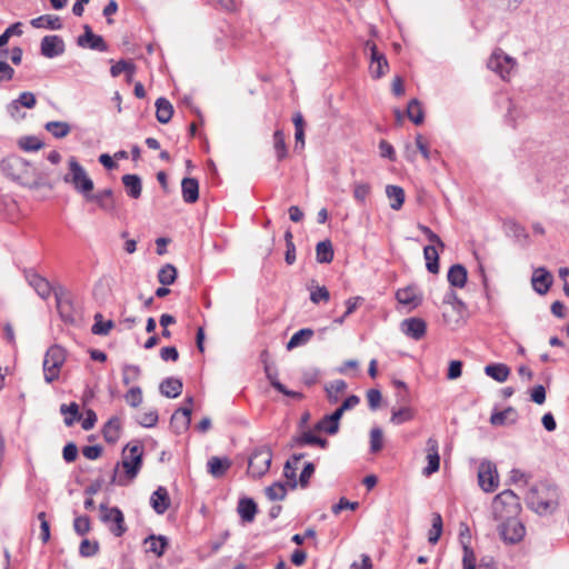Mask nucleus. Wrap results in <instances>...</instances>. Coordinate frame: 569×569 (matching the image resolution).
Here are the masks:
<instances>
[{
  "label": "nucleus",
  "mask_w": 569,
  "mask_h": 569,
  "mask_svg": "<svg viewBox=\"0 0 569 569\" xmlns=\"http://www.w3.org/2000/svg\"><path fill=\"white\" fill-rule=\"evenodd\" d=\"M527 507L538 515L552 513L559 506V489L550 481L532 486L525 498Z\"/></svg>",
  "instance_id": "f257e3e1"
},
{
  "label": "nucleus",
  "mask_w": 569,
  "mask_h": 569,
  "mask_svg": "<svg viewBox=\"0 0 569 569\" xmlns=\"http://www.w3.org/2000/svg\"><path fill=\"white\" fill-rule=\"evenodd\" d=\"M3 173L11 180L28 188H38L43 183L42 173L29 161L18 156H9L1 162Z\"/></svg>",
  "instance_id": "f03ea898"
},
{
  "label": "nucleus",
  "mask_w": 569,
  "mask_h": 569,
  "mask_svg": "<svg viewBox=\"0 0 569 569\" xmlns=\"http://www.w3.org/2000/svg\"><path fill=\"white\" fill-rule=\"evenodd\" d=\"M64 181L71 183L83 198L89 197L93 191V181L74 157L69 159V173L64 177Z\"/></svg>",
  "instance_id": "7ed1b4c3"
},
{
  "label": "nucleus",
  "mask_w": 569,
  "mask_h": 569,
  "mask_svg": "<svg viewBox=\"0 0 569 569\" xmlns=\"http://www.w3.org/2000/svg\"><path fill=\"white\" fill-rule=\"evenodd\" d=\"M64 361L66 350L61 346L53 345L47 350L42 365L46 382L51 383L59 378Z\"/></svg>",
  "instance_id": "20e7f679"
},
{
  "label": "nucleus",
  "mask_w": 569,
  "mask_h": 569,
  "mask_svg": "<svg viewBox=\"0 0 569 569\" xmlns=\"http://www.w3.org/2000/svg\"><path fill=\"white\" fill-rule=\"evenodd\" d=\"M493 510L500 519L517 516L521 510L519 497L510 489L503 490L493 499Z\"/></svg>",
  "instance_id": "39448f33"
},
{
  "label": "nucleus",
  "mask_w": 569,
  "mask_h": 569,
  "mask_svg": "<svg viewBox=\"0 0 569 569\" xmlns=\"http://www.w3.org/2000/svg\"><path fill=\"white\" fill-rule=\"evenodd\" d=\"M271 461V448L268 446L258 447L249 458L248 472L254 478H260L268 472Z\"/></svg>",
  "instance_id": "423d86ee"
},
{
  "label": "nucleus",
  "mask_w": 569,
  "mask_h": 569,
  "mask_svg": "<svg viewBox=\"0 0 569 569\" xmlns=\"http://www.w3.org/2000/svg\"><path fill=\"white\" fill-rule=\"evenodd\" d=\"M99 509L101 521L109 525V530L114 537H121L127 532L123 512L118 507L100 503Z\"/></svg>",
  "instance_id": "0eeeda50"
},
{
  "label": "nucleus",
  "mask_w": 569,
  "mask_h": 569,
  "mask_svg": "<svg viewBox=\"0 0 569 569\" xmlns=\"http://www.w3.org/2000/svg\"><path fill=\"white\" fill-rule=\"evenodd\" d=\"M516 64V59L508 56L499 48L491 53L487 62L488 68L499 74L503 80L510 76Z\"/></svg>",
  "instance_id": "6e6552de"
},
{
  "label": "nucleus",
  "mask_w": 569,
  "mask_h": 569,
  "mask_svg": "<svg viewBox=\"0 0 569 569\" xmlns=\"http://www.w3.org/2000/svg\"><path fill=\"white\" fill-rule=\"evenodd\" d=\"M505 520L499 526V533L502 540L509 543L519 542L526 533V528L520 520L512 517H506Z\"/></svg>",
  "instance_id": "1a4fd4ad"
},
{
  "label": "nucleus",
  "mask_w": 569,
  "mask_h": 569,
  "mask_svg": "<svg viewBox=\"0 0 569 569\" xmlns=\"http://www.w3.org/2000/svg\"><path fill=\"white\" fill-rule=\"evenodd\" d=\"M365 48L370 51V74L375 79H379L389 69L388 60L386 56L380 52L372 41H367Z\"/></svg>",
  "instance_id": "9d476101"
},
{
  "label": "nucleus",
  "mask_w": 569,
  "mask_h": 569,
  "mask_svg": "<svg viewBox=\"0 0 569 569\" xmlns=\"http://www.w3.org/2000/svg\"><path fill=\"white\" fill-rule=\"evenodd\" d=\"M64 42L60 36H44L40 43V52L43 57L52 59L64 52Z\"/></svg>",
  "instance_id": "9b49d317"
},
{
  "label": "nucleus",
  "mask_w": 569,
  "mask_h": 569,
  "mask_svg": "<svg viewBox=\"0 0 569 569\" xmlns=\"http://www.w3.org/2000/svg\"><path fill=\"white\" fill-rule=\"evenodd\" d=\"M83 34H81L77 40L79 47L89 48L91 50H97L100 52H104L108 50V46L103 38L99 34L93 33L89 24L83 26Z\"/></svg>",
  "instance_id": "f8f14e48"
},
{
  "label": "nucleus",
  "mask_w": 569,
  "mask_h": 569,
  "mask_svg": "<svg viewBox=\"0 0 569 569\" xmlns=\"http://www.w3.org/2000/svg\"><path fill=\"white\" fill-rule=\"evenodd\" d=\"M24 276L28 283L34 289L40 298L46 300L51 296L52 287L46 278L33 270H27Z\"/></svg>",
  "instance_id": "ddd939ff"
},
{
  "label": "nucleus",
  "mask_w": 569,
  "mask_h": 569,
  "mask_svg": "<svg viewBox=\"0 0 569 569\" xmlns=\"http://www.w3.org/2000/svg\"><path fill=\"white\" fill-rule=\"evenodd\" d=\"M478 481L481 489L486 492H492L498 487V475L496 468L491 465H481L478 472Z\"/></svg>",
  "instance_id": "4468645a"
},
{
  "label": "nucleus",
  "mask_w": 569,
  "mask_h": 569,
  "mask_svg": "<svg viewBox=\"0 0 569 569\" xmlns=\"http://www.w3.org/2000/svg\"><path fill=\"white\" fill-rule=\"evenodd\" d=\"M401 331L415 340H420L426 335L427 323L421 318H408L401 322Z\"/></svg>",
  "instance_id": "2eb2a0df"
},
{
  "label": "nucleus",
  "mask_w": 569,
  "mask_h": 569,
  "mask_svg": "<svg viewBox=\"0 0 569 569\" xmlns=\"http://www.w3.org/2000/svg\"><path fill=\"white\" fill-rule=\"evenodd\" d=\"M439 445L438 441L430 437L427 440V460L428 465L423 468L422 473L423 476H430L435 472H437L440 468V456H439Z\"/></svg>",
  "instance_id": "dca6fc26"
},
{
  "label": "nucleus",
  "mask_w": 569,
  "mask_h": 569,
  "mask_svg": "<svg viewBox=\"0 0 569 569\" xmlns=\"http://www.w3.org/2000/svg\"><path fill=\"white\" fill-rule=\"evenodd\" d=\"M396 298L399 303L403 306H410L412 308L418 307L422 302V295L416 286H408L399 289L396 292Z\"/></svg>",
  "instance_id": "f3484780"
},
{
  "label": "nucleus",
  "mask_w": 569,
  "mask_h": 569,
  "mask_svg": "<svg viewBox=\"0 0 569 569\" xmlns=\"http://www.w3.org/2000/svg\"><path fill=\"white\" fill-rule=\"evenodd\" d=\"M89 202L97 203V209L109 211L114 207V198L111 189H103L97 193L90 192L89 197L84 198Z\"/></svg>",
  "instance_id": "a211bd4d"
},
{
  "label": "nucleus",
  "mask_w": 569,
  "mask_h": 569,
  "mask_svg": "<svg viewBox=\"0 0 569 569\" xmlns=\"http://www.w3.org/2000/svg\"><path fill=\"white\" fill-rule=\"evenodd\" d=\"M150 505L158 515H163L170 507V497L168 490L160 486L150 497Z\"/></svg>",
  "instance_id": "6ab92c4d"
},
{
  "label": "nucleus",
  "mask_w": 569,
  "mask_h": 569,
  "mask_svg": "<svg viewBox=\"0 0 569 569\" xmlns=\"http://www.w3.org/2000/svg\"><path fill=\"white\" fill-rule=\"evenodd\" d=\"M306 457L305 453H293L283 466V476L288 480V487L290 489H296L298 486L297 480V466L301 459Z\"/></svg>",
  "instance_id": "aec40b11"
},
{
  "label": "nucleus",
  "mask_w": 569,
  "mask_h": 569,
  "mask_svg": "<svg viewBox=\"0 0 569 569\" xmlns=\"http://www.w3.org/2000/svg\"><path fill=\"white\" fill-rule=\"evenodd\" d=\"M503 229L508 237H512L519 243H527L528 233L526 229L519 224L515 218H507L503 222Z\"/></svg>",
  "instance_id": "412c9836"
},
{
  "label": "nucleus",
  "mask_w": 569,
  "mask_h": 569,
  "mask_svg": "<svg viewBox=\"0 0 569 569\" xmlns=\"http://www.w3.org/2000/svg\"><path fill=\"white\" fill-rule=\"evenodd\" d=\"M37 103L36 96L32 92L24 91L20 96L11 101L8 106V111L11 117L16 118L21 107L32 109Z\"/></svg>",
  "instance_id": "4be33fe9"
},
{
  "label": "nucleus",
  "mask_w": 569,
  "mask_h": 569,
  "mask_svg": "<svg viewBox=\"0 0 569 569\" xmlns=\"http://www.w3.org/2000/svg\"><path fill=\"white\" fill-rule=\"evenodd\" d=\"M207 467H208V472L213 478H221L230 469L231 460L228 457L220 458V457L213 456L208 460Z\"/></svg>",
  "instance_id": "5701e85b"
},
{
  "label": "nucleus",
  "mask_w": 569,
  "mask_h": 569,
  "mask_svg": "<svg viewBox=\"0 0 569 569\" xmlns=\"http://www.w3.org/2000/svg\"><path fill=\"white\" fill-rule=\"evenodd\" d=\"M121 420L119 417H111L102 428L103 439L108 443H116L120 438Z\"/></svg>",
  "instance_id": "b1692460"
},
{
  "label": "nucleus",
  "mask_w": 569,
  "mask_h": 569,
  "mask_svg": "<svg viewBox=\"0 0 569 569\" xmlns=\"http://www.w3.org/2000/svg\"><path fill=\"white\" fill-rule=\"evenodd\" d=\"M238 513L243 522H252L258 511L257 503L252 498H241L238 501Z\"/></svg>",
  "instance_id": "393cba45"
},
{
  "label": "nucleus",
  "mask_w": 569,
  "mask_h": 569,
  "mask_svg": "<svg viewBox=\"0 0 569 569\" xmlns=\"http://www.w3.org/2000/svg\"><path fill=\"white\" fill-rule=\"evenodd\" d=\"M143 543L149 546L147 551L154 553L157 557H162L169 547L168 538L162 535H150L144 539Z\"/></svg>",
  "instance_id": "a878e982"
},
{
  "label": "nucleus",
  "mask_w": 569,
  "mask_h": 569,
  "mask_svg": "<svg viewBox=\"0 0 569 569\" xmlns=\"http://www.w3.org/2000/svg\"><path fill=\"white\" fill-rule=\"evenodd\" d=\"M468 272L467 269L460 264H452L449 268L447 279L450 286L456 288H463L467 283Z\"/></svg>",
  "instance_id": "bb28decb"
},
{
  "label": "nucleus",
  "mask_w": 569,
  "mask_h": 569,
  "mask_svg": "<svg viewBox=\"0 0 569 569\" xmlns=\"http://www.w3.org/2000/svg\"><path fill=\"white\" fill-rule=\"evenodd\" d=\"M182 381L178 378L169 377L160 383V392L167 398H177L182 392Z\"/></svg>",
  "instance_id": "cd10ccee"
},
{
  "label": "nucleus",
  "mask_w": 569,
  "mask_h": 569,
  "mask_svg": "<svg viewBox=\"0 0 569 569\" xmlns=\"http://www.w3.org/2000/svg\"><path fill=\"white\" fill-rule=\"evenodd\" d=\"M551 274L543 268L536 270L532 277V286L539 295H545L551 286Z\"/></svg>",
  "instance_id": "c85d7f7f"
},
{
  "label": "nucleus",
  "mask_w": 569,
  "mask_h": 569,
  "mask_svg": "<svg viewBox=\"0 0 569 569\" xmlns=\"http://www.w3.org/2000/svg\"><path fill=\"white\" fill-rule=\"evenodd\" d=\"M30 24L37 29L60 30L62 28L60 18L58 16H53V14H43V16L33 18L30 21Z\"/></svg>",
  "instance_id": "c756f323"
},
{
  "label": "nucleus",
  "mask_w": 569,
  "mask_h": 569,
  "mask_svg": "<svg viewBox=\"0 0 569 569\" xmlns=\"http://www.w3.org/2000/svg\"><path fill=\"white\" fill-rule=\"evenodd\" d=\"M518 419V412L513 407H508L502 411H495L490 417L492 426H503L506 423H515Z\"/></svg>",
  "instance_id": "7c9ffc66"
},
{
  "label": "nucleus",
  "mask_w": 569,
  "mask_h": 569,
  "mask_svg": "<svg viewBox=\"0 0 569 569\" xmlns=\"http://www.w3.org/2000/svg\"><path fill=\"white\" fill-rule=\"evenodd\" d=\"M307 445H315V446H319L321 448H327L328 440L313 435L311 431H306L302 435L295 437L292 439L291 447H293V446L303 447Z\"/></svg>",
  "instance_id": "2f4dec72"
},
{
  "label": "nucleus",
  "mask_w": 569,
  "mask_h": 569,
  "mask_svg": "<svg viewBox=\"0 0 569 569\" xmlns=\"http://www.w3.org/2000/svg\"><path fill=\"white\" fill-rule=\"evenodd\" d=\"M121 180L130 198L138 199L141 196L142 184L138 174H124Z\"/></svg>",
  "instance_id": "473e14b6"
},
{
  "label": "nucleus",
  "mask_w": 569,
  "mask_h": 569,
  "mask_svg": "<svg viewBox=\"0 0 569 569\" xmlns=\"http://www.w3.org/2000/svg\"><path fill=\"white\" fill-rule=\"evenodd\" d=\"M182 197L188 203L194 202L199 197V183L193 178H183L181 182Z\"/></svg>",
  "instance_id": "72a5a7b5"
},
{
  "label": "nucleus",
  "mask_w": 569,
  "mask_h": 569,
  "mask_svg": "<svg viewBox=\"0 0 569 569\" xmlns=\"http://www.w3.org/2000/svg\"><path fill=\"white\" fill-rule=\"evenodd\" d=\"M415 409L409 406H401L398 409L392 408L390 422L395 426H400L402 423L411 421L415 418Z\"/></svg>",
  "instance_id": "f704fd0d"
},
{
  "label": "nucleus",
  "mask_w": 569,
  "mask_h": 569,
  "mask_svg": "<svg viewBox=\"0 0 569 569\" xmlns=\"http://www.w3.org/2000/svg\"><path fill=\"white\" fill-rule=\"evenodd\" d=\"M485 373L497 382H505L510 375V368L505 363H490L485 367Z\"/></svg>",
  "instance_id": "c9c22d12"
},
{
  "label": "nucleus",
  "mask_w": 569,
  "mask_h": 569,
  "mask_svg": "<svg viewBox=\"0 0 569 569\" xmlns=\"http://www.w3.org/2000/svg\"><path fill=\"white\" fill-rule=\"evenodd\" d=\"M386 196L390 202L392 210H399L405 201V191L401 187L395 184H388L386 187Z\"/></svg>",
  "instance_id": "e433bc0d"
},
{
  "label": "nucleus",
  "mask_w": 569,
  "mask_h": 569,
  "mask_svg": "<svg viewBox=\"0 0 569 569\" xmlns=\"http://www.w3.org/2000/svg\"><path fill=\"white\" fill-rule=\"evenodd\" d=\"M156 117L160 123H167L170 121L173 114V107L166 98H158L156 101Z\"/></svg>",
  "instance_id": "4c0bfd02"
},
{
  "label": "nucleus",
  "mask_w": 569,
  "mask_h": 569,
  "mask_svg": "<svg viewBox=\"0 0 569 569\" xmlns=\"http://www.w3.org/2000/svg\"><path fill=\"white\" fill-rule=\"evenodd\" d=\"M423 257L426 260V268L430 273L437 274L439 272V253L435 244H429L423 248Z\"/></svg>",
  "instance_id": "58836bf2"
},
{
  "label": "nucleus",
  "mask_w": 569,
  "mask_h": 569,
  "mask_svg": "<svg viewBox=\"0 0 569 569\" xmlns=\"http://www.w3.org/2000/svg\"><path fill=\"white\" fill-rule=\"evenodd\" d=\"M333 259V248L330 240H323L317 243L316 260L318 263H330Z\"/></svg>",
  "instance_id": "ea45409f"
},
{
  "label": "nucleus",
  "mask_w": 569,
  "mask_h": 569,
  "mask_svg": "<svg viewBox=\"0 0 569 569\" xmlns=\"http://www.w3.org/2000/svg\"><path fill=\"white\" fill-rule=\"evenodd\" d=\"M60 413L64 416L63 422L67 427L73 426V423L81 419L79 406L76 402L69 405L62 403L60 406Z\"/></svg>",
  "instance_id": "a19ab883"
},
{
  "label": "nucleus",
  "mask_w": 569,
  "mask_h": 569,
  "mask_svg": "<svg viewBox=\"0 0 569 569\" xmlns=\"http://www.w3.org/2000/svg\"><path fill=\"white\" fill-rule=\"evenodd\" d=\"M313 335L315 332L310 328H302L298 330L287 342V349L292 350L299 346L306 345L313 337Z\"/></svg>",
  "instance_id": "79ce46f5"
},
{
  "label": "nucleus",
  "mask_w": 569,
  "mask_h": 569,
  "mask_svg": "<svg viewBox=\"0 0 569 569\" xmlns=\"http://www.w3.org/2000/svg\"><path fill=\"white\" fill-rule=\"evenodd\" d=\"M345 380L338 379L326 385L325 390L327 393L328 401L330 403H337L339 401V395L345 392L347 389Z\"/></svg>",
  "instance_id": "37998d69"
},
{
  "label": "nucleus",
  "mask_w": 569,
  "mask_h": 569,
  "mask_svg": "<svg viewBox=\"0 0 569 569\" xmlns=\"http://www.w3.org/2000/svg\"><path fill=\"white\" fill-rule=\"evenodd\" d=\"M44 129L56 139H62L71 132V126L66 121H49L44 124Z\"/></svg>",
  "instance_id": "c03bdc74"
},
{
  "label": "nucleus",
  "mask_w": 569,
  "mask_h": 569,
  "mask_svg": "<svg viewBox=\"0 0 569 569\" xmlns=\"http://www.w3.org/2000/svg\"><path fill=\"white\" fill-rule=\"evenodd\" d=\"M142 466V456H134L129 458H123L122 467L126 470V476L128 479H133L137 477Z\"/></svg>",
  "instance_id": "a18cd8bd"
},
{
  "label": "nucleus",
  "mask_w": 569,
  "mask_h": 569,
  "mask_svg": "<svg viewBox=\"0 0 569 569\" xmlns=\"http://www.w3.org/2000/svg\"><path fill=\"white\" fill-rule=\"evenodd\" d=\"M287 487L288 482L283 483L280 481H276L269 487L266 488L264 492L269 500H284L287 497Z\"/></svg>",
  "instance_id": "49530a36"
},
{
  "label": "nucleus",
  "mask_w": 569,
  "mask_h": 569,
  "mask_svg": "<svg viewBox=\"0 0 569 569\" xmlns=\"http://www.w3.org/2000/svg\"><path fill=\"white\" fill-rule=\"evenodd\" d=\"M407 116L415 124H421L425 119V112L418 99H411L408 103Z\"/></svg>",
  "instance_id": "de8ad7c7"
},
{
  "label": "nucleus",
  "mask_w": 569,
  "mask_h": 569,
  "mask_svg": "<svg viewBox=\"0 0 569 569\" xmlns=\"http://www.w3.org/2000/svg\"><path fill=\"white\" fill-rule=\"evenodd\" d=\"M177 279V269L173 264L167 263L164 264L158 272V281L162 286H170Z\"/></svg>",
  "instance_id": "09e8293b"
},
{
  "label": "nucleus",
  "mask_w": 569,
  "mask_h": 569,
  "mask_svg": "<svg viewBox=\"0 0 569 569\" xmlns=\"http://www.w3.org/2000/svg\"><path fill=\"white\" fill-rule=\"evenodd\" d=\"M114 323L112 320L103 321L102 315L97 313L94 316V323L91 327V332L97 336H107L113 328Z\"/></svg>",
  "instance_id": "8fccbe9b"
},
{
  "label": "nucleus",
  "mask_w": 569,
  "mask_h": 569,
  "mask_svg": "<svg viewBox=\"0 0 569 569\" xmlns=\"http://www.w3.org/2000/svg\"><path fill=\"white\" fill-rule=\"evenodd\" d=\"M20 149L31 152L38 151L43 147V142L36 136L21 137L18 141Z\"/></svg>",
  "instance_id": "3c124183"
},
{
  "label": "nucleus",
  "mask_w": 569,
  "mask_h": 569,
  "mask_svg": "<svg viewBox=\"0 0 569 569\" xmlns=\"http://www.w3.org/2000/svg\"><path fill=\"white\" fill-rule=\"evenodd\" d=\"M330 416H323L315 426L318 431H323L328 435H336L339 431V422L337 420H329Z\"/></svg>",
  "instance_id": "603ef678"
},
{
  "label": "nucleus",
  "mask_w": 569,
  "mask_h": 569,
  "mask_svg": "<svg viewBox=\"0 0 569 569\" xmlns=\"http://www.w3.org/2000/svg\"><path fill=\"white\" fill-rule=\"evenodd\" d=\"M100 550V545L97 540L83 539L79 546V553L81 557L89 558L96 556Z\"/></svg>",
  "instance_id": "864d4df0"
},
{
  "label": "nucleus",
  "mask_w": 569,
  "mask_h": 569,
  "mask_svg": "<svg viewBox=\"0 0 569 569\" xmlns=\"http://www.w3.org/2000/svg\"><path fill=\"white\" fill-rule=\"evenodd\" d=\"M141 376V368L137 365H124L122 367V382L128 386L137 381Z\"/></svg>",
  "instance_id": "5fc2aeb1"
},
{
  "label": "nucleus",
  "mask_w": 569,
  "mask_h": 569,
  "mask_svg": "<svg viewBox=\"0 0 569 569\" xmlns=\"http://www.w3.org/2000/svg\"><path fill=\"white\" fill-rule=\"evenodd\" d=\"M273 146L277 153V159L280 161L287 156V146L284 140V133L282 130H276L273 133Z\"/></svg>",
  "instance_id": "6e6d98bb"
},
{
  "label": "nucleus",
  "mask_w": 569,
  "mask_h": 569,
  "mask_svg": "<svg viewBox=\"0 0 569 569\" xmlns=\"http://www.w3.org/2000/svg\"><path fill=\"white\" fill-rule=\"evenodd\" d=\"M442 532V518L441 515L438 512H435L432 515V527L429 531L428 540L430 543L435 545L438 542L440 536Z\"/></svg>",
  "instance_id": "4d7b16f0"
},
{
  "label": "nucleus",
  "mask_w": 569,
  "mask_h": 569,
  "mask_svg": "<svg viewBox=\"0 0 569 569\" xmlns=\"http://www.w3.org/2000/svg\"><path fill=\"white\" fill-rule=\"evenodd\" d=\"M134 71H136L134 63L131 61H127V60H120L110 68V73L112 77H119L122 72L133 76Z\"/></svg>",
  "instance_id": "13d9d810"
},
{
  "label": "nucleus",
  "mask_w": 569,
  "mask_h": 569,
  "mask_svg": "<svg viewBox=\"0 0 569 569\" xmlns=\"http://www.w3.org/2000/svg\"><path fill=\"white\" fill-rule=\"evenodd\" d=\"M73 530L79 536H84L91 530V521L89 516H77L73 520Z\"/></svg>",
  "instance_id": "bf43d9fd"
},
{
  "label": "nucleus",
  "mask_w": 569,
  "mask_h": 569,
  "mask_svg": "<svg viewBox=\"0 0 569 569\" xmlns=\"http://www.w3.org/2000/svg\"><path fill=\"white\" fill-rule=\"evenodd\" d=\"M383 433L379 427H375L370 430V451L377 453L382 449Z\"/></svg>",
  "instance_id": "052dcab7"
},
{
  "label": "nucleus",
  "mask_w": 569,
  "mask_h": 569,
  "mask_svg": "<svg viewBox=\"0 0 569 569\" xmlns=\"http://www.w3.org/2000/svg\"><path fill=\"white\" fill-rule=\"evenodd\" d=\"M23 33L22 23L14 22L8 27L2 34H0V48L4 47L12 36L20 37Z\"/></svg>",
  "instance_id": "680f3d73"
},
{
  "label": "nucleus",
  "mask_w": 569,
  "mask_h": 569,
  "mask_svg": "<svg viewBox=\"0 0 569 569\" xmlns=\"http://www.w3.org/2000/svg\"><path fill=\"white\" fill-rule=\"evenodd\" d=\"M268 352L263 351L261 353L262 362H263V369L266 372V377L269 380L270 385L274 388V383L280 382L278 379V372L273 365L269 363L267 360Z\"/></svg>",
  "instance_id": "e2e57ef3"
},
{
  "label": "nucleus",
  "mask_w": 569,
  "mask_h": 569,
  "mask_svg": "<svg viewBox=\"0 0 569 569\" xmlns=\"http://www.w3.org/2000/svg\"><path fill=\"white\" fill-rule=\"evenodd\" d=\"M126 401L133 408L139 407L142 403V390L140 387H131L124 395Z\"/></svg>",
  "instance_id": "0e129e2a"
},
{
  "label": "nucleus",
  "mask_w": 569,
  "mask_h": 569,
  "mask_svg": "<svg viewBox=\"0 0 569 569\" xmlns=\"http://www.w3.org/2000/svg\"><path fill=\"white\" fill-rule=\"evenodd\" d=\"M371 191V187L367 182H356L353 184V196L356 200L360 202H365L366 199L369 197Z\"/></svg>",
  "instance_id": "69168bd1"
},
{
  "label": "nucleus",
  "mask_w": 569,
  "mask_h": 569,
  "mask_svg": "<svg viewBox=\"0 0 569 569\" xmlns=\"http://www.w3.org/2000/svg\"><path fill=\"white\" fill-rule=\"evenodd\" d=\"M330 292L325 286H316L315 289L310 291V300L313 303H319L320 301H329Z\"/></svg>",
  "instance_id": "338daca9"
},
{
  "label": "nucleus",
  "mask_w": 569,
  "mask_h": 569,
  "mask_svg": "<svg viewBox=\"0 0 569 569\" xmlns=\"http://www.w3.org/2000/svg\"><path fill=\"white\" fill-rule=\"evenodd\" d=\"M462 569H476V556L469 545L463 547Z\"/></svg>",
  "instance_id": "774afa93"
}]
</instances>
